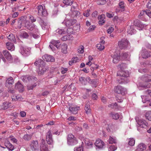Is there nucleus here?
Listing matches in <instances>:
<instances>
[{
	"label": "nucleus",
	"instance_id": "nucleus-1",
	"mask_svg": "<svg viewBox=\"0 0 151 151\" xmlns=\"http://www.w3.org/2000/svg\"><path fill=\"white\" fill-rule=\"evenodd\" d=\"M25 16L21 17L19 19V23L25 27L27 29L30 31L32 32L37 33L38 32V29L34 24H32L27 20Z\"/></svg>",
	"mask_w": 151,
	"mask_h": 151
},
{
	"label": "nucleus",
	"instance_id": "nucleus-2",
	"mask_svg": "<svg viewBox=\"0 0 151 151\" xmlns=\"http://www.w3.org/2000/svg\"><path fill=\"white\" fill-rule=\"evenodd\" d=\"M117 76L119 83H122L126 81L127 77L129 76V74L128 73L121 70L117 72Z\"/></svg>",
	"mask_w": 151,
	"mask_h": 151
},
{
	"label": "nucleus",
	"instance_id": "nucleus-3",
	"mask_svg": "<svg viewBox=\"0 0 151 151\" xmlns=\"http://www.w3.org/2000/svg\"><path fill=\"white\" fill-rule=\"evenodd\" d=\"M68 143L69 145H74L78 143L76 137L72 134H69L67 138Z\"/></svg>",
	"mask_w": 151,
	"mask_h": 151
},
{
	"label": "nucleus",
	"instance_id": "nucleus-4",
	"mask_svg": "<svg viewBox=\"0 0 151 151\" xmlns=\"http://www.w3.org/2000/svg\"><path fill=\"white\" fill-rule=\"evenodd\" d=\"M114 91L115 93L121 94L122 95H125L127 93L126 89L120 85L115 87Z\"/></svg>",
	"mask_w": 151,
	"mask_h": 151
},
{
	"label": "nucleus",
	"instance_id": "nucleus-5",
	"mask_svg": "<svg viewBox=\"0 0 151 151\" xmlns=\"http://www.w3.org/2000/svg\"><path fill=\"white\" fill-rule=\"evenodd\" d=\"M136 121L138 125L137 127L138 130H140V128H146L147 127V123L145 120L143 119H136Z\"/></svg>",
	"mask_w": 151,
	"mask_h": 151
},
{
	"label": "nucleus",
	"instance_id": "nucleus-6",
	"mask_svg": "<svg viewBox=\"0 0 151 151\" xmlns=\"http://www.w3.org/2000/svg\"><path fill=\"white\" fill-rule=\"evenodd\" d=\"M146 95L141 96L142 102L145 103L147 101H150L151 98V90H147L145 92Z\"/></svg>",
	"mask_w": 151,
	"mask_h": 151
},
{
	"label": "nucleus",
	"instance_id": "nucleus-7",
	"mask_svg": "<svg viewBox=\"0 0 151 151\" xmlns=\"http://www.w3.org/2000/svg\"><path fill=\"white\" fill-rule=\"evenodd\" d=\"M36 9L38 11V14L39 16H45L47 15V12L45 9H44L42 5L38 6Z\"/></svg>",
	"mask_w": 151,
	"mask_h": 151
},
{
	"label": "nucleus",
	"instance_id": "nucleus-8",
	"mask_svg": "<svg viewBox=\"0 0 151 151\" xmlns=\"http://www.w3.org/2000/svg\"><path fill=\"white\" fill-rule=\"evenodd\" d=\"M128 42L126 39H122L118 42V46L120 49H124L128 45Z\"/></svg>",
	"mask_w": 151,
	"mask_h": 151
},
{
	"label": "nucleus",
	"instance_id": "nucleus-9",
	"mask_svg": "<svg viewBox=\"0 0 151 151\" xmlns=\"http://www.w3.org/2000/svg\"><path fill=\"white\" fill-rule=\"evenodd\" d=\"M31 149L33 151H38L39 146L37 140L32 141L30 144Z\"/></svg>",
	"mask_w": 151,
	"mask_h": 151
},
{
	"label": "nucleus",
	"instance_id": "nucleus-10",
	"mask_svg": "<svg viewBox=\"0 0 151 151\" xmlns=\"http://www.w3.org/2000/svg\"><path fill=\"white\" fill-rule=\"evenodd\" d=\"M30 77H33V79H30L29 80V82L31 83H34V84L33 85H29L27 86V89L29 90H32L34 88H35L37 85V82H35L37 80V78L34 77L32 76H30Z\"/></svg>",
	"mask_w": 151,
	"mask_h": 151
},
{
	"label": "nucleus",
	"instance_id": "nucleus-11",
	"mask_svg": "<svg viewBox=\"0 0 151 151\" xmlns=\"http://www.w3.org/2000/svg\"><path fill=\"white\" fill-rule=\"evenodd\" d=\"M46 140L49 145H52L53 143V139L51 131L49 130L46 134Z\"/></svg>",
	"mask_w": 151,
	"mask_h": 151
},
{
	"label": "nucleus",
	"instance_id": "nucleus-12",
	"mask_svg": "<svg viewBox=\"0 0 151 151\" xmlns=\"http://www.w3.org/2000/svg\"><path fill=\"white\" fill-rule=\"evenodd\" d=\"M51 43L52 45H50L49 47L52 50H54V47L53 46L56 47L58 49H60V42L59 40H52L51 42Z\"/></svg>",
	"mask_w": 151,
	"mask_h": 151
},
{
	"label": "nucleus",
	"instance_id": "nucleus-13",
	"mask_svg": "<svg viewBox=\"0 0 151 151\" xmlns=\"http://www.w3.org/2000/svg\"><path fill=\"white\" fill-rule=\"evenodd\" d=\"M141 55L143 58L146 59L151 56V52L146 49H144L142 51Z\"/></svg>",
	"mask_w": 151,
	"mask_h": 151
},
{
	"label": "nucleus",
	"instance_id": "nucleus-14",
	"mask_svg": "<svg viewBox=\"0 0 151 151\" xmlns=\"http://www.w3.org/2000/svg\"><path fill=\"white\" fill-rule=\"evenodd\" d=\"M40 149L41 151H49L47 145L45 144L44 139L41 140V143L40 145Z\"/></svg>",
	"mask_w": 151,
	"mask_h": 151
},
{
	"label": "nucleus",
	"instance_id": "nucleus-15",
	"mask_svg": "<svg viewBox=\"0 0 151 151\" xmlns=\"http://www.w3.org/2000/svg\"><path fill=\"white\" fill-rule=\"evenodd\" d=\"M95 145L98 148L102 149L104 146V143L101 139H98L96 140Z\"/></svg>",
	"mask_w": 151,
	"mask_h": 151
},
{
	"label": "nucleus",
	"instance_id": "nucleus-16",
	"mask_svg": "<svg viewBox=\"0 0 151 151\" xmlns=\"http://www.w3.org/2000/svg\"><path fill=\"white\" fill-rule=\"evenodd\" d=\"M20 49L21 53L24 56H27L29 54V50L28 48L21 46L20 47Z\"/></svg>",
	"mask_w": 151,
	"mask_h": 151
},
{
	"label": "nucleus",
	"instance_id": "nucleus-17",
	"mask_svg": "<svg viewBox=\"0 0 151 151\" xmlns=\"http://www.w3.org/2000/svg\"><path fill=\"white\" fill-rule=\"evenodd\" d=\"M42 59L47 62H53L55 61V58L52 56L48 55H45L42 57Z\"/></svg>",
	"mask_w": 151,
	"mask_h": 151
},
{
	"label": "nucleus",
	"instance_id": "nucleus-18",
	"mask_svg": "<svg viewBox=\"0 0 151 151\" xmlns=\"http://www.w3.org/2000/svg\"><path fill=\"white\" fill-rule=\"evenodd\" d=\"M76 22V19H72L69 20H67L65 22V25L67 27H70L74 25Z\"/></svg>",
	"mask_w": 151,
	"mask_h": 151
},
{
	"label": "nucleus",
	"instance_id": "nucleus-19",
	"mask_svg": "<svg viewBox=\"0 0 151 151\" xmlns=\"http://www.w3.org/2000/svg\"><path fill=\"white\" fill-rule=\"evenodd\" d=\"M80 109V108L79 106H70L69 108V110L70 111L74 114H76Z\"/></svg>",
	"mask_w": 151,
	"mask_h": 151
},
{
	"label": "nucleus",
	"instance_id": "nucleus-20",
	"mask_svg": "<svg viewBox=\"0 0 151 151\" xmlns=\"http://www.w3.org/2000/svg\"><path fill=\"white\" fill-rule=\"evenodd\" d=\"M15 88V89L18 90L20 92H22L24 90V87L19 82L16 84Z\"/></svg>",
	"mask_w": 151,
	"mask_h": 151
},
{
	"label": "nucleus",
	"instance_id": "nucleus-21",
	"mask_svg": "<svg viewBox=\"0 0 151 151\" xmlns=\"http://www.w3.org/2000/svg\"><path fill=\"white\" fill-rule=\"evenodd\" d=\"M3 53L5 58L8 60L11 61L12 60V57L10 54L7 50H4Z\"/></svg>",
	"mask_w": 151,
	"mask_h": 151
},
{
	"label": "nucleus",
	"instance_id": "nucleus-22",
	"mask_svg": "<svg viewBox=\"0 0 151 151\" xmlns=\"http://www.w3.org/2000/svg\"><path fill=\"white\" fill-rule=\"evenodd\" d=\"M113 58V62L114 63H116L120 60V56L117 53H115L111 55Z\"/></svg>",
	"mask_w": 151,
	"mask_h": 151
},
{
	"label": "nucleus",
	"instance_id": "nucleus-23",
	"mask_svg": "<svg viewBox=\"0 0 151 151\" xmlns=\"http://www.w3.org/2000/svg\"><path fill=\"white\" fill-rule=\"evenodd\" d=\"M38 22L43 29L45 30L48 28V26L47 23L45 22L41 18L39 19Z\"/></svg>",
	"mask_w": 151,
	"mask_h": 151
},
{
	"label": "nucleus",
	"instance_id": "nucleus-24",
	"mask_svg": "<svg viewBox=\"0 0 151 151\" xmlns=\"http://www.w3.org/2000/svg\"><path fill=\"white\" fill-rule=\"evenodd\" d=\"M146 146L143 143H141L137 146V151H143L146 150Z\"/></svg>",
	"mask_w": 151,
	"mask_h": 151
},
{
	"label": "nucleus",
	"instance_id": "nucleus-25",
	"mask_svg": "<svg viewBox=\"0 0 151 151\" xmlns=\"http://www.w3.org/2000/svg\"><path fill=\"white\" fill-rule=\"evenodd\" d=\"M84 109L86 113L87 114H89L91 113V110L90 106V103L89 102H88L86 104Z\"/></svg>",
	"mask_w": 151,
	"mask_h": 151
},
{
	"label": "nucleus",
	"instance_id": "nucleus-26",
	"mask_svg": "<svg viewBox=\"0 0 151 151\" xmlns=\"http://www.w3.org/2000/svg\"><path fill=\"white\" fill-rule=\"evenodd\" d=\"M84 142L85 145L87 146L88 148H90L92 147L93 145V144L88 139L85 138L84 139Z\"/></svg>",
	"mask_w": 151,
	"mask_h": 151
},
{
	"label": "nucleus",
	"instance_id": "nucleus-27",
	"mask_svg": "<svg viewBox=\"0 0 151 151\" xmlns=\"http://www.w3.org/2000/svg\"><path fill=\"white\" fill-rule=\"evenodd\" d=\"M45 65H43V66H39V69L37 70L39 75H42L45 72L46 68L45 67Z\"/></svg>",
	"mask_w": 151,
	"mask_h": 151
},
{
	"label": "nucleus",
	"instance_id": "nucleus-28",
	"mask_svg": "<svg viewBox=\"0 0 151 151\" xmlns=\"http://www.w3.org/2000/svg\"><path fill=\"white\" fill-rule=\"evenodd\" d=\"M35 65H38V66H43V65H45V62L41 59H38L36 60L35 63Z\"/></svg>",
	"mask_w": 151,
	"mask_h": 151
},
{
	"label": "nucleus",
	"instance_id": "nucleus-29",
	"mask_svg": "<svg viewBox=\"0 0 151 151\" xmlns=\"http://www.w3.org/2000/svg\"><path fill=\"white\" fill-rule=\"evenodd\" d=\"M105 17L104 15L103 14H102L101 15L98 17V19L99 20V24L100 25H102L104 23L105 21L104 20Z\"/></svg>",
	"mask_w": 151,
	"mask_h": 151
},
{
	"label": "nucleus",
	"instance_id": "nucleus-30",
	"mask_svg": "<svg viewBox=\"0 0 151 151\" xmlns=\"http://www.w3.org/2000/svg\"><path fill=\"white\" fill-rule=\"evenodd\" d=\"M10 104V103L9 102H4L0 106V109L4 110L7 109L9 107V104Z\"/></svg>",
	"mask_w": 151,
	"mask_h": 151
},
{
	"label": "nucleus",
	"instance_id": "nucleus-31",
	"mask_svg": "<svg viewBox=\"0 0 151 151\" xmlns=\"http://www.w3.org/2000/svg\"><path fill=\"white\" fill-rule=\"evenodd\" d=\"M33 77H30L29 76H23L21 77V78L22 79V81L24 82H27V81H29V80L30 79H33Z\"/></svg>",
	"mask_w": 151,
	"mask_h": 151
},
{
	"label": "nucleus",
	"instance_id": "nucleus-32",
	"mask_svg": "<svg viewBox=\"0 0 151 151\" xmlns=\"http://www.w3.org/2000/svg\"><path fill=\"white\" fill-rule=\"evenodd\" d=\"M8 39L12 42H13L14 43L16 42V39L15 36L12 34H10L8 37Z\"/></svg>",
	"mask_w": 151,
	"mask_h": 151
},
{
	"label": "nucleus",
	"instance_id": "nucleus-33",
	"mask_svg": "<svg viewBox=\"0 0 151 151\" xmlns=\"http://www.w3.org/2000/svg\"><path fill=\"white\" fill-rule=\"evenodd\" d=\"M68 46L66 44H63L61 46L62 52L63 53L66 54L67 53V48Z\"/></svg>",
	"mask_w": 151,
	"mask_h": 151
},
{
	"label": "nucleus",
	"instance_id": "nucleus-34",
	"mask_svg": "<svg viewBox=\"0 0 151 151\" xmlns=\"http://www.w3.org/2000/svg\"><path fill=\"white\" fill-rule=\"evenodd\" d=\"M6 47L9 50H12L14 49V45L13 44L10 42H8L6 44Z\"/></svg>",
	"mask_w": 151,
	"mask_h": 151
},
{
	"label": "nucleus",
	"instance_id": "nucleus-35",
	"mask_svg": "<svg viewBox=\"0 0 151 151\" xmlns=\"http://www.w3.org/2000/svg\"><path fill=\"white\" fill-rule=\"evenodd\" d=\"M70 13L71 14V16L73 17H74L79 16L80 14V12L76 10L71 12Z\"/></svg>",
	"mask_w": 151,
	"mask_h": 151
},
{
	"label": "nucleus",
	"instance_id": "nucleus-36",
	"mask_svg": "<svg viewBox=\"0 0 151 151\" xmlns=\"http://www.w3.org/2000/svg\"><path fill=\"white\" fill-rule=\"evenodd\" d=\"M134 25L140 28H143L144 27L143 25L141 24L140 21L138 20H136L134 22Z\"/></svg>",
	"mask_w": 151,
	"mask_h": 151
},
{
	"label": "nucleus",
	"instance_id": "nucleus-37",
	"mask_svg": "<svg viewBox=\"0 0 151 151\" xmlns=\"http://www.w3.org/2000/svg\"><path fill=\"white\" fill-rule=\"evenodd\" d=\"M135 31L136 30L134 29V26H132L129 29H128L127 32L129 34L132 35L135 32Z\"/></svg>",
	"mask_w": 151,
	"mask_h": 151
},
{
	"label": "nucleus",
	"instance_id": "nucleus-38",
	"mask_svg": "<svg viewBox=\"0 0 151 151\" xmlns=\"http://www.w3.org/2000/svg\"><path fill=\"white\" fill-rule=\"evenodd\" d=\"M56 32L58 34L60 35L65 34L67 33L66 31L64 30V29H57Z\"/></svg>",
	"mask_w": 151,
	"mask_h": 151
},
{
	"label": "nucleus",
	"instance_id": "nucleus-39",
	"mask_svg": "<svg viewBox=\"0 0 151 151\" xmlns=\"http://www.w3.org/2000/svg\"><path fill=\"white\" fill-rule=\"evenodd\" d=\"M73 0H63V3L65 5H71L73 2Z\"/></svg>",
	"mask_w": 151,
	"mask_h": 151
},
{
	"label": "nucleus",
	"instance_id": "nucleus-40",
	"mask_svg": "<svg viewBox=\"0 0 151 151\" xmlns=\"http://www.w3.org/2000/svg\"><path fill=\"white\" fill-rule=\"evenodd\" d=\"M144 80L146 82H151V75H145Z\"/></svg>",
	"mask_w": 151,
	"mask_h": 151
},
{
	"label": "nucleus",
	"instance_id": "nucleus-41",
	"mask_svg": "<svg viewBox=\"0 0 151 151\" xmlns=\"http://www.w3.org/2000/svg\"><path fill=\"white\" fill-rule=\"evenodd\" d=\"M145 116L147 119L151 121V111L147 112L145 114Z\"/></svg>",
	"mask_w": 151,
	"mask_h": 151
},
{
	"label": "nucleus",
	"instance_id": "nucleus-42",
	"mask_svg": "<svg viewBox=\"0 0 151 151\" xmlns=\"http://www.w3.org/2000/svg\"><path fill=\"white\" fill-rule=\"evenodd\" d=\"M119 5L121 9V11H123L125 10V5L123 1H121L119 4Z\"/></svg>",
	"mask_w": 151,
	"mask_h": 151
},
{
	"label": "nucleus",
	"instance_id": "nucleus-43",
	"mask_svg": "<svg viewBox=\"0 0 151 151\" xmlns=\"http://www.w3.org/2000/svg\"><path fill=\"white\" fill-rule=\"evenodd\" d=\"M109 142V144L116 143V140L115 138H113L111 136H110Z\"/></svg>",
	"mask_w": 151,
	"mask_h": 151
},
{
	"label": "nucleus",
	"instance_id": "nucleus-44",
	"mask_svg": "<svg viewBox=\"0 0 151 151\" xmlns=\"http://www.w3.org/2000/svg\"><path fill=\"white\" fill-rule=\"evenodd\" d=\"M111 117L113 119L117 120L119 118V115L117 113H114L112 114Z\"/></svg>",
	"mask_w": 151,
	"mask_h": 151
},
{
	"label": "nucleus",
	"instance_id": "nucleus-45",
	"mask_svg": "<svg viewBox=\"0 0 151 151\" xmlns=\"http://www.w3.org/2000/svg\"><path fill=\"white\" fill-rule=\"evenodd\" d=\"M14 82L13 78L12 77H10L7 79L6 81V85L7 84L11 85V87L12 84Z\"/></svg>",
	"mask_w": 151,
	"mask_h": 151
},
{
	"label": "nucleus",
	"instance_id": "nucleus-46",
	"mask_svg": "<svg viewBox=\"0 0 151 151\" xmlns=\"http://www.w3.org/2000/svg\"><path fill=\"white\" fill-rule=\"evenodd\" d=\"M120 56L123 60H124L128 57L129 54L127 53L124 52L121 54Z\"/></svg>",
	"mask_w": 151,
	"mask_h": 151
},
{
	"label": "nucleus",
	"instance_id": "nucleus-47",
	"mask_svg": "<svg viewBox=\"0 0 151 151\" xmlns=\"http://www.w3.org/2000/svg\"><path fill=\"white\" fill-rule=\"evenodd\" d=\"M20 97L19 95H14L11 96V98L13 100L17 101L20 99Z\"/></svg>",
	"mask_w": 151,
	"mask_h": 151
},
{
	"label": "nucleus",
	"instance_id": "nucleus-48",
	"mask_svg": "<svg viewBox=\"0 0 151 151\" xmlns=\"http://www.w3.org/2000/svg\"><path fill=\"white\" fill-rule=\"evenodd\" d=\"M106 1L105 0H98L96 2L98 4L103 5L106 3Z\"/></svg>",
	"mask_w": 151,
	"mask_h": 151
},
{
	"label": "nucleus",
	"instance_id": "nucleus-49",
	"mask_svg": "<svg viewBox=\"0 0 151 151\" xmlns=\"http://www.w3.org/2000/svg\"><path fill=\"white\" fill-rule=\"evenodd\" d=\"M118 67L121 70H123L126 67V65L125 63H122L118 65Z\"/></svg>",
	"mask_w": 151,
	"mask_h": 151
},
{
	"label": "nucleus",
	"instance_id": "nucleus-50",
	"mask_svg": "<svg viewBox=\"0 0 151 151\" xmlns=\"http://www.w3.org/2000/svg\"><path fill=\"white\" fill-rule=\"evenodd\" d=\"M91 14V10L90 9H88L86 11H85L83 13V15L86 17H88Z\"/></svg>",
	"mask_w": 151,
	"mask_h": 151
},
{
	"label": "nucleus",
	"instance_id": "nucleus-51",
	"mask_svg": "<svg viewBox=\"0 0 151 151\" xmlns=\"http://www.w3.org/2000/svg\"><path fill=\"white\" fill-rule=\"evenodd\" d=\"M6 147L9 149V150L11 151L13 150L14 149V146L10 143H9L6 146Z\"/></svg>",
	"mask_w": 151,
	"mask_h": 151
},
{
	"label": "nucleus",
	"instance_id": "nucleus-52",
	"mask_svg": "<svg viewBox=\"0 0 151 151\" xmlns=\"http://www.w3.org/2000/svg\"><path fill=\"white\" fill-rule=\"evenodd\" d=\"M97 48L100 50H102L104 48V46L101 44H98L97 45Z\"/></svg>",
	"mask_w": 151,
	"mask_h": 151
},
{
	"label": "nucleus",
	"instance_id": "nucleus-53",
	"mask_svg": "<svg viewBox=\"0 0 151 151\" xmlns=\"http://www.w3.org/2000/svg\"><path fill=\"white\" fill-rule=\"evenodd\" d=\"M135 142L134 139L133 138H131L129 139V141L128 144L130 146H132L134 145Z\"/></svg>",
	"mask_w": 151,
	"mask_h": 151
},
{
	"label": "nucleus",
	"instance_id": "nucleus-54",
	"mask_svg": "<svg viewBox=\"0 0 151 151\" xmlns=\"http://www.w3.org/2000/svg\"><path fill=\"white\" fill-rule=\"evenodd\" d=\"M84 47L82 45L80 46L78 49V51L80 53H83L84 51Z\"/></svg>",
	"mask_w": 151,
	"mask_h": 151
},
{
	"label": "nucleus",
	"instance_id": "nucleus-55",
	"mask_svg": "<svg viewBox=\"0 0 151 151\" xmlns=\"http://www.w3.org/2000/svg\"><path fill=\"white\" fill-rule=\"evenodd\" d=\"M71 35H66L63 36L61 38L62 41H65L68 40L69 39V37H71Z\"/></svg>",
	"mask_w": 151,
	"mask_h": 151
},
{
	"label": "nucleus",
	"instance_id": "nucleus-56",
	"mask_svg": "<svg viewBox=\"0 0 151 151\" xmlns=\"http://www.w3.org/2000/svg\"><path fill=\"white\" fill-rule=\"evenodd\" d=\"M23 138L26 140H29L31 139V137L30 135L26 134L24 136Z\"/></svg>",
	"mask_w": 151,
	"mask_h": 151
},
{
	"label": "nucleus",
	"instance_id": "nucleus-57",
	"mask_svg": "<svg viewBox=\"0 0 151 151\" xmlns=\"http://www.w3.org/2000/svg\"><path fill=\"white\" fill-rule=\"evenodd\" d=\"M79 80L83 84L85 85L86 84L85 82V79L84 77H81L79 78Z\"/></svg>",
	"mask_w": 151,
	"mask_h": 151
},
{
	"label": "nucleus",
	"instance_id": "nucleus-58",
	"mask_svg": "<svg viewBox=\"0 0 151 151\" xmlns=\"http://www.w3.org/2000/svg\"><path fill=\"white\" fill-rule=\"evenodd\" d=\"M116 148L114 145H111L109 147L108 150L109 151H114L116 150Z\"/></svg>",
	"mask_w": 151,
	"mask_h": 151
},
{
	"label": "nucleus",
	"instance_id": "nucleus-59",
	"mask_svg": "<svg viewBox=\"0 0 151 151\" xmlns=\"http://www.w3.org/2000/svg\"><path fill=\"white\" fill-rule=\"evenodd\" d=\"M22 36L24 38H28L29 35L26 32H24L22 34Z\"/></svg>",
	"mask_w": 151,
	"mask_h": 151
},
{
	"label": "nucleus",
	"instance_id": "nucleus-60",
	"mask_svg": "<svg viewBox=\"0 0 151 151\" xmlns=\"http://www.w3.org/2000/svg\"><path fill=\"white\" fill-rule=\"evenodd\" d=\"M10 140L14 143H17V140L13 136H12L10 137Z\"/></svg>",
	"mask_w": 151,
	"mask_h": 151
},
{
	"label": "nucleus",
	"instance_id": "nucleus-61",
	"mask_svg": "<svg viewBox=\"0 0 151 151\" xmlns=\"http://www.w3.org/2000/svg\"><path fill=\"white\" fill-rule=\"evenodd\" d=\"M145 11V10L142 11L140 12L138 16L139 18H141V17L142 16L146 15Z\"/></svg>",
	"mask_w": 151,
	"mask_h": 151
},
{
	"label": "nucleus",
	"instance_id": "nucleus-62",
	"mask_svg": "<svg viewBox=\"0 0 151 151\" xmlns=\"http://www.w3.org/2000/svg\"><path fill=\"white\" fill-rule=\"evenodd\" d=\"M145 12L146 14L151 18V11L149 10H146Z\"/></svg>",
	"mask_w": 151,
	"mask_h": 151
},
{
	"label": "nucleus",
	"instance_id": "nucleus-63",
	"mask_svg": "<svg viewBox=\"0 0 151 151\" xmlns=\"http://www.w3.org/2000/svg\"><path fill=\"white\" fill-rule=\"evenodd\" d=\"M74 151H83V148L82 147H76L75 148Z\"/></svg>",
	"mask_w": 151,
	"mask_h": 151
},
{
	"label": "nucleus",
	"instance_id": "nucleus-64",
	"mask_svg": "<svg viewBox=\"0 0 151 151\" xmlns=\"http://www.w3.org/2000/svg\"><path fill=\"white\" fill-rule=\"evenodd\" d=\"M29 19L30 20L32 23L35 22L36 21V19L32 15H30L29 17Z\"/></svg>",
	"mask_w": 151,
	"mask_h": 151
}]
</instances>
